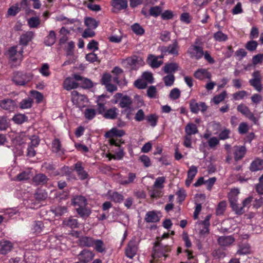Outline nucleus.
<instances>
[{
	"label": "nucleus",
	"mask_w": 263,
	"mask_h": 263,
	"mask_svg": "<svg viewBox=\"0 0 263 263\" xmlns=\"http://www.w3.org/2000/svg\"><path fill=\"white\" fill-rule=\"evenodd\" d=\"M171 251V247L168 245H163L159 240L156 241L154 243L153 253L152 257L154 259L160 260L162 257H164L165 260L168 256L167 253Z\"/></svg>",
	"instance_id": "f257e3e1"
},
{
	"label": "nucleus",
	"mask_w": 263,
	"mask_h": 263,
	"mask_svg": "<svg viewBox=\"0 0 263 263\" xmlns=\"http://www.w3.org/2000/svg\"><path fill=\"white\" fill-rule=\"evenodd\" d=\"M200 43L201 40L198 37L195 40L194 44L191 45L187 49V53L191 59L199 60L203 57V48L200 45Z\"/></svg>",
	"instance_id": "f03ea898"
},
{
	"label": "nucleus",
	"mask_w": 263,
	"mask_h": 263,
	"mask_svg": "<svg viewBox=\"0 0 263 263\" xmlns=\"http://www.w3.org/2000/svg\"><path fill=\"white\" fill-rule=\"evenodd\" d=\"M33 78V74L30 72L16 71L13 73L12 82L17 86H24L30 82Z\"/></svg>",
	"instance_id": "7ed1b4c3"
},
{
	"label": "nucleus",
	"mask_w": 263,
	"mask_h": 263,
	"mask_svg": "<svg viewBox=\"0 0 263 263\" xmlns=\"http://www.w3.org/2000/svg\"><path fill=\"white\" fill-rule=\"evenodd\" d=\"M113 103H119V106L121 108H130L133 104L132 98L122 93L118 92L114 96Z\"/></svg>",
	"instance_id": "20e7f679"
},
{
	"label": "nucleus",
	"mask_w": 263,
	"mask_h": 263,
	"mask_svg": "<svg viewBox=\"0 0 263 263\" xmlns=\"http://www.w3.org/2000/svg\"><path fill=\"white\" fill-rule=\"evenodd\" d=\"M139 242L140 241L136 236L132 237L125 249V255L127 257L132 259L136 256L138 250Z\"/></svg>",
	"instance_id": "39448f33"
},
{
	"label": "nucleus",
	"mask_w": 263,
	"mask_h": 263,
	"mask_svg": "<svg viewBox=\"0 0 263 263\" xmlns=\"http://www.w3.org/2000/svg\"><path fill=\"white\" fill-rule=\"evenodd\" d=\"M247 152L245 145H235L232 148V153L235 162L241 160L246 155Z\"/></svg>",
	"instance_id": "423d86ee"
},
{
	"label": "nucleus",
	"mask_w": 263,
	"mask_h": 263,
	"mask_svg": "<svg viewBox=\"0 0 263 263\" xmlns=\"http://www.w3.org/2000/svg\"><path fill=\"white\" fill-rule=\"evenodd\" d=\"M95 256V254L92 251L85 249L78 255V259L80 263H88L93 259Z\"/></svg>",
	"instance_id": "0eeeda50"
},
{
	"label": "nucleus",
	"mask_w": 263,
	"mask_h": 263,
	"mask_svg": "<svg viewBox=\"0 0 263 263\" xmlns=\"http://www.w3.org/2000/svg\"><path fill=\"white\" fill-rule=\"evenodd\" d=\"M0 107L5 110L13 112L17 108V104L15 100L7 98L0 100Z\"/></svg>",
	"instance_id": "6e6552de"
},
{
	"label": "nucleus",
	"mask_w": 263,
	"mask_h": 263,
	"mask_svg": "<svg viewBox=\"0 0 263 263\" xmlns=\"http://www.w3.org/2000/svg\"><path fill=\"white\" fill-rule=\"evenodd\" d=\"M190 108L192 112L197 114L199 110L205 112L208 107L204 102L197 103L195 100H192L190 102Z\"/></svg>",
	"instance_id": "1a4fd4ad"
},
{
	"label": "nucleus",
	"mask_w": 263,
	"mask_h": 263,
	"mask_svg": "<svg viewBox=\"0 0 263 263\" xmlns=\"http://www.w3.org/2000/svg\"><path fill=\"white\" fill-rule=\"evenodd\" d=\"M72 167H73L74 171L77 172V175L80 180H84L88 177V174L84 170L82 161H78Z\"/></svg>",
	"instance_id": "9d476101"
},
{
	"label": "nucleus",
	"mask_w": 263,
	"mask_h": 263,
	"mask_svg": "<svg viewBox=\"0 0 263 263\" xmlns=\"http://www.w3.org/2000/svg\"><path fill=\"white\" fill-rule=\"evenodd\" d=\"M179 46L176 40L173 41V43L167 47H164L162 51L164 53H168L170 54L177 56L179 54Z\"/></svg>",
	"instance_id": "9b49d317"
},
{
	"label": "nucleus",
	"mask_w": 263,
	"mask_h": 263,
	"mask_svg": "<svg viewBox=\"0 0 263 263\" xmlns=\"http://www.w3.org/2000/svg\"><path fill=\"white\" fill-rule=\"evenodd\" d=\"M194 77L199 80H203L204 79L211 80L212 74L206 69L199 68L194 72Z\"/></svg>",
	"instance_id": "f8f14e48"
},
{
	"label": "nucleus",
	"mask_w": 263,
	"mask_h": 263,
	"mask_svg": "<svg viewBox=\"0 0 263 263\" xmlns=\"http://www.w3.org/2000/svg\"><path fill=\"white\" fill-rule=\"evenodd\" d=\"M71 202L72 205L76 208H83L87 205L86 198L82 195H78L73 197Z\"/></svg>",
	"instance_id": "ddd939ff"
},
{
	"label": "nucleus",
	"mask_w": 263,
	"mask_h": 263,
	"mask_svg": "<svg viewBox=\"0 0 263 263\" xmlns=\"http://www.w3.org/2000/svg\"><path fill=\"white\" fill-rule=\"evenodd\" d=\"M73 78L78 81H80L81 87L84 88H91L93 87L92 81L87 78H85L78 74H74Z\"/></svg>",
	"instance_id": "4468645a"
},
{
	"label": "nucleus",
	"mask_w": 263,
	"mask_h": 263,
	"mask_svg": "<svg viewBox=\"0 0 263 263\" xmlns=\"http://www.w3.org/2000/svg\"><path fill=\"white\" fill-rule=\"evenodd\" d=\"M52 151L60 156H62L65 154V150L62 147V144L60 140L54 139L52 142Z\"/></svg>",
	"instance_id": "2eb2a0df"
},
{
	"label": "nucleus",
	"mask_w": 263,
	"mask_h": 263,
	"mask_svg": "<svg viewBox=\"0 0 263 263\" xmlns=\"http://www.w3.org/2000/svg\"><path fill=\"white\" fill-rule=\"evenodd\" d=\"M48 180V178L43 173L37 174L32 178V182L35 185H45Z\"/></svg>",
	"instance_id": "dca6fc26"
},
{
	"label": "nucleus",
	"mask_w": 263,
	"mask_h": 263,
	"mask_svg": "<svg viewBox=\"0 0 263 263\" xmlns=\"http://www.w3.org/2000/svg\"><path fill=\"white\" fill-rule=\"evenodd\" d=\"M146 63L153 68H157L162 64V60H158V57L154 54H149L146 60Z\"/></svg>",
	"instance_id": "f3484780"
},
{
	"label": "nucleus",
	"mask_w": 263,
	"mask_h": 263,
	"mask_svg": "<svg viewBox=\"0 0 263 263\" xmlns=\"http://www.w3.org/2000/svg\"><path fill=\"white\" fill-rule=\"evenodd\" d=\"M235 241L233 236H220L217 239L218 244L222 247H228L231 245Z\"/></svg>",
	"instance_id": "a211bd4d"
},
{
	"label": "nucleus",
	"mask_w": 263,
	"mask_h": 263,
	"mask_svg": "<svg viewBox=\"0 0 263 263\" xmlns=\"http://www.w3.org/2000/svg\"><path fill=\"white\" fill-rule=\"evenodd\" d=\"M13 247V243L9 240L0 241V253L2 254H6L12 250Z\"/></svg>",
	"instance_id": "6ab92c4d"
},
{
	"label": "nucleus",
	"mask_w": 263,
	"mask_h": 263,
	"mask_svg": "<svg viewBox=\"0 0 263 263\" xmlns=\"http://www.w3.org/2000/svg\"><path fill=\"white\" fill-rule=\"evenodd\" d=\"M45 229L44 224L42 221H34L31 226V231L32 233L38 235L43 232Z\"/></svg>",
	"instance_id": "aec40b11"
},
{
	"label": "nucleus",
	"mask_w": 263,
	"mask_h": 263,
	"mask_svg": "<svg viewBox=\"0 0 263 263\" xmlns=\"http://www.w3.org/2000/svg\"><path fill=\"white\" fill-rule=\"evenodd\" d=\"M197 168L195 165H192L187 171V177L185 180V185L189 187L197 173Z\"/></svg>",
	"instance_id": "412c9836"
},
{
	"label": "nucleus",
	"mask_w": 263,
	"mask_h": 263,
	"mask_svg": "<svg viewBox=\"0 0 263 263\" xmlns=\"http://www.w3.org/2000/svg\"><path fill=\"white\" fill-rule=\"evenodd\" d=\"M179 65L176 63H167L163 67V70L165 73L173 74L178 71Z\"/></svg>",
	"instance_id": "4be33fe9"
},
{
	"label": "nucleus",
	"mask_w": 263,
	"mask_h": 263,
	"mask_svg": "<svg viewBox=\"0 0 263 263\" xmlns=\"http://www.w3.org/2000/svg\"><path fill=\"white\" fill-rule=\"evenodd\" d=\"M33 37V33L32 31H27L22 34L20 38V44L22 45L27 46Z\"/></svg>",
	"instance_id": "5701e85b"
},
{
	"label": "nucleus",
	"mask_w": 263,
	"mask_h": 263,
	"mask_svg": "<svg viewBox=\"0 0 263 263\" xmlns=\"http://www.w3.org/2000/svg\"><path fill=\"white\" fill-rule=\"evenodd\" d=\"M109 199L115 203H121L124 200V196L118 192L109 191L108 192Z\"/></svg>",
	"instance_id": "b1692460"
},
{
	"label": "nucleus",
	"mask_w": 263,
	"mask_h": 263,
	"mask_svg": "<svg viewBox=\"0 0 263 263\" xmlns=\"http://www.w3.org/2000/svg\"><path fill=\"white\" fill-rule=\"evenodd\" d=\"M111 6L118 10L126 9L128 6L127 0H112Z\"/></svg>",
	"instance_id": "393cba45"
},
{
	"label": "nucleus",
	"mask_w": 263,
	"mask_h": 263,
	"mask_svg": "<svg viewBox=\"0 0 263 263\" xmlns=\"http://www.w3.org/2000/svg\"><path fill=\"white\" fill-rule=\"evenodd\" d=\"M119 110L116 107H112L106 110L103 114L105 119L114 120L117 118Z\"/></svg>",
	"instance_id": "a878e982"
},
{
	"label": "nucleus",
	"mask_w": 263,
	"mask_h": 263,
	"mask_svg": "<svg viewBox=\"0 0 263 263\" xmlns=\"http://www.w3.org/2000/svg\"><path fill=\"white\" fill-rule=\"evenodd\" d=\"M76 210L80 217L83 219L88 217L91 213L90 209L87 206L83 208H76Z\"/></svg>",
	"instance_id": "bb28decb"
},
{
	"label": "nucleus",
	"mask_w": 263,
	"mask_h": 263,
	"mask_svg": "<svg viewBox=\"0 0 263 263\" xmlns=\"http://www.w3.org/2000/svg\"><path fill=\"white\" fill-rule=\"evenodd\" d=\"M96 239L91 237L82 236L80 239V245L84 247H91L94 246V242Z\"/></svg>",
	"instance_id": "cd10ccee"
},
{
	"label": "nucleus",
	"mask_w": 263,
	"mask_h": 263,
	"mask_svg": "<svg viewBox=\"0 0 263 263\" xmlns=\"http://www.w3.org/2000/svg\"><path fill=\"white\" fill-rule=\"evenodd\" d=\"M63 86L67 90H70L77 88L79 86V84L72 80L71 78H67L63 82Z\"/></svg>",
	"instance_id": "c85d7f7f"
},
{
	"label": "nucleus",
	"mask_w": 263,
	"mask_h": 263,
	"mask_svg": "<svg viewBox=\"0 0 263 263\" xmlns=\"http://www.w3.org/2000/svg\"><path fill=\"white\" fill-rule=\"evenodd\" d=\"M34 103L33 99L30 97H27L23 99L19 103V107L22 109H29L32 107Z\"/></svg>",
	"instance_id": "c756f323"
},
{
	"label": "nucleus",
	"mask_w": 263,
	"mask_h": 263,
	"mask_svg": "<svg viewBox=\"0 0 263 263\" xmlns=\"http://www.w3.org/2000/svg\"><path fill=\"white\" fill-rule=\"evenodd\" d=\"M125 135V132L122 129H118L116 128H112L109 131L105 133L106 138H113L114 136L122 137Z\"/></svg>",
	"instance_id": "7c9ffc66"
},
{
	"label": "nucleus",
	"mask_w": 263,
	"mask_h": 263,
	"mask_svg": "<svg viewBox=\"0 0 263 263\" xmlns=\"http://www.w3.org/2000/svg\"><path fill=\"white\" fill-rule=\"evenodd\" d=\"M63 225L71 229H74L78 227V221L77 219L73 218L72 217L68 218H65L62 223Z\"/></svg>",
	"instance_id": "2f4dec72"
},
{
	"label": "nucleus",
	"mask_w": 263,
	"mask_h": 263,
	"mask_svg": "<svg viewBox=\"0 0 263 263\" xmlns=\"http://www.w3.org/2000/svg\"><path fill=\"white\" fill-rule=\"evenodd\" d=\"M160 219L156 214V213L154 211H149L146 213L145 217V221L146 222H157L159 221Z\"/></svg>",
	"instance_id": "473e14b6"
},
{
	"label": "nucleus",
	"mask_w": 263,
	"mask_h": 263,
	"mask_svg": "<svg viewBox=\"0 0 263 263\" xmlns=\"http://www.w3.org/2000/svg\"><path fill=\"white\" fill-rule=\"evenodd\" d=\"M48 197V193L45 190L37 189L34 194L35 199L39 201L45 200Z\"/></svg>",
	"instance_id": "72a5a7b5"
},
{
	"label": "nucleus",
	"mask_w": 263,
	"mask_h": 263,
	"mask_svg": "<svg viewBox=\"0 0 263 263\" xmlns=\"http://www.w3.org/2000/svg\"><path fill=\"white\" fill-rule=\"evenodd\" d=\"M55 41V33L54 31L51 30L49 32V34L45 37L44 43L46 46H51L54 44Z\"/></svg>",
	"instance_id": "f704fd0d"
},
{
	"label": "nucleus",
	"mask_w": 263,
	"mask_h": 263,
	"mask_svg": "<svg viewBox=\"0 0 263 263\" xmlns=\"http://www.w3.org/2000/svg\"><path fill=\"white\" fill-rule=\"evenodd\" d=\"M17 48V46H14L10 48L8 51V55L9 59L13 62H16L19 60Z\"/></svg>",
	"instance_id": "c9c22d12"
},
{
	"label": "nucleus",
	"mask_w": 263,
	"mask_h": 263,
	"mask_svg": "<svg viewBox=\"0 0 263 263\" xmlns=\"http://www.w3.org/2000/svg\"><path fill=\"white\" fill-rule=\"evenodd\" d=\"M198 130L196 125L193 123H188L185 127V134L189 135H195Z\"/></svg>",
	"instance_id": "e433bc0d"
},
{
	"label": "nucleus",
	"mask_w": 263,
	"mask_h": 263,
	"mask_svg": "<svg viewBox=\"0 0 263 263\" xmlns=\"http://www.w3.org/2000/svg\"><path fill=\"white\" fill-rule=\"evenodd\" d=\"M147 122L153 127L157 125L158 116L155 114L148 115L146 117Z\"/></svg>",
	"instance_id": "4c0bfd02"
},
{
	"label": "nucleus",
	"mask_w": 263,
	"mask_h": 263,
	"mask_svg": "<svg viewBox=\"0 0 263 263\" xmlns=\"http://www.w3.org/2000/svg\"><path fill=\"white\" fill-rule=\"evenodd\" d=\"M72 101L74 104H77L79 107L80 105L79 104L78 101L81 100L82 101H84L86 100V97L84 95H82L79 93L77 91H73L72 92Z\"/></svg>",
	"instance_id": "58836bf2"
},
{
	"label": "nucleus",
	"mask_w": 263,
	"mask_h": 263,
	"mask_svg": "<svg viewBox=\"0 0 263 263\" xmlns=\"http://www.w3.org/2000/svg\"><path fill=\"white\" fill-rule=\"evenodd\" d=\"M227 92L226 90H223L220 94L215 95L212 99L213 103L218 105L220 102H222L227 97Z\"/></svg>",
	"instance_id": "ea45409f"
},
{
	"label": "nucleus",
	"mask_w": 263,
	"mask_h": 263,
	"mask_svg": "<svg viewBox=\"0 0 263 263\" xmlns=\"http://www.w3.org/2000/svg\"><path fill=\"white\" fill-rule=\"evenodd\" d=\"M84 24L88 28L96 29L98 26L97 21L92 17H87L85 18Z\"/></svg>",
	"instance_id": "a19ab883"
},
{
	"label": "nucleus",
	"mask_w": 263,
	"mask_h": 263,
	"mask_svg": "<svg viewBox=\"0 0 263 263\" xmlns=\"http://www.w3.org/2000/svg\"><path fill=\"white\" fill-rule=\"evenodd\" d=\"M28 118L24 114H18L15 115L13 117V121L17 124H22L23 123L27 121Z\"/></svg>",
	"instance_id": "79ce46f5"
},
{
	"label": "nucleus",
	"mask_w": 263,
	"mask_h": 263,
	"mask_svg": "<svg viewBox=\"0 0 263 263\" xmlns=\"http://www.w3.org/2000/svg\"><path fill=\"white\" fill-rule=\"evenodd\" d=\"M93 247L95 250L98 253H103L105 251V247L104 242L101 239H96Z\"/></svg>",
	"instance_id": "37998d69"
},
{
	"label": "nucleus",
	"mask_w": 263,
	"mask_h": 263,
	"mask_svg": "<svg viewBox=\"0 0 263 263\" xmlns=\"http://www.w3.org/2000/svg\"><path fill=\"white\" fill-rule=\"evenodd\" d=\"M213 37L215 41L219 42H226L228 39V35L220 30L214 33Z\"/></svg>",
	"instance_id": "c03bdc74"
},
{
	"label": "nucleus",
	"mask_w": 263,
	"mask_h": 263,
	"mask_svg": "<svg viewBox=\"0 0 263 263\" xmlns=\"http://www.w3.org/2000/svg\"><path fill=\"white\" fill-rule=\"evenodd\" d=\"M262 161L259 159H257L253 161L250 165V170L251 172H256L261 168Z\"/></svg>",
	"instance_id": "a18cd8bd"
},
{
	"label": "nucleus",
	"mask_w": 263,
	"mask_h": 263,
	"mask_svg": "<svg viewBox=\"0 0 263 263\" xmlns=\"http://www.w3.org/2000/svg\"><path fill=\"white\" fill-rule=\"evenodd\" d=\"M250 253V247L248 243H243L239 246V249L237 254L239 255H245Z\"/></svg>",
	"instance_id": "49530a36"
},
{
	"label": "nucleus",
	"mask_w": 263,
	"mask_h": 263,
	"mask_svg": "<svg viewBox=\"0 0 263 263\" xmlns=\"http://www.w3.org/2000/svg\"><path fill=\"white\" fill-rule=\"evenodd\" d=\"M162 11V8L159 6H157L151 7L149 13L151 16L157 17L161 14Z\"/></svg>",
	"instance_id": "de8ad7c7"
},
{
	"label": "nucleus",
	"mask_w": 263,
	"mask_h": 263,
	"mask_svg": "<svg viewBox=\"0 0 263 263\" xmlns=\"http://www.w3.org/2000/svg\"><path fill=\"white\" fill-rule=\"evenodd\" d=\"M163 82L166 86H171L174 84L175 77L173 74H168L163 78Z\"/></svg>",
	"instance_id": "09e8293b"
},
{
	"label": "nucleus",
	"mask_w": 263,
	"mask_h": 263,
	"mask_svg": "<svg viewBox=\"0 0 263 263\" xmlns=\"http://www.w3.org/2000/svg\"><path fill=\"white\" fill-rule=\"evenodd\" d=\"M258 45V43L256 41L253 40L248 41L245 45V48L249 51H254L257 49Z\"/></svg>",
	"instance_id": "8fccbe9b"
},
{
	"label": "nucleus",
	"mask_w": 263,
	"mask_h": 263,
	"mask_svg": "<svg viewBox=\"0 0 263 263\" xmlns=\"http://www.w3.org/2000/svg\"><path fill=\"white\" fill-rule=\"evenodd\" d=\"M212 256L217 259L223 258L226 256V253L222 248L214 250L212 253Z\"/></svg>",
	"instance_id": "3c124183"
},
{
	"label": "nucleus",
	"mask_w": 263,
	"mask_h": 263,
	"mask_svg": "<svg viewBox=\"0 0 263 263\" xmlns=\"http://www.w3.org/2000/svg\"><path fill=\"white\" fill-rule=\"evenodd\" d=\"M39 72L44 77H49L51 72L49 71V66L47 63H44L41 68L39 69Z\"/></svg>",
	"instance_id": "603ef678"
},
{
	"label": "nucleus",
	"mask_w": 263,
	"mask_h": 263,
	"mask_svg": "<svg viewBox=\"0 0 263 263\" xmlns=\"http://www.w3.org/2000/svg\"><path fill=\"white\" fill-rule=\"evenodd\" d=\"M55 215L61 216L67 212V208L66 206H58L53 210Z\"/></svg>",
	"instance_id": "864d4df0"
},
{
	"label": "nucleus",
	"mask_w": 263,
	"mask_h": 263,
	"mask_svg": "<svg viewBox=\"0 0 263 263\" xmlns=\"http://www.w3.org/2000/svg\"><path fill=\"white\" fill-rule=\"evenodd\" d=\"M136 178V175L135 173H129L128 174V179L126 180H122L121 184L125 185L133 183Z\"/></svg>",
	"instance_id": "5fc2aeb1"
},
{
	"label": "nucleus",
	"mask_w": 263,
	"mask_h": 263,
	"mask_svg": "<svg viewBox=\"0 0 263 263\" xmlns=\"http://www.w3.org/2000/svg\"><path fill=\"white\" fill-rule=\"evenodd\" d=\"M132 31L137 35H142L144 33V29L138 23H135L132 27Z\"/></svg>",
	"instance_id": "6e6d98bb"
},
{
	"label": "nucleus",
	"mask_w": 263,
	"mask_h": 263,
	"mask_svg": "<svg viewBox=\"0 0 263 263\" xmlns=\"http://www.w3.org/2000/svg\"><path fill=\"white\" fill-rule=\"evenodd\" d=\"M96 112L95 109L92 108H87L84 112V116L86 119L91 120L96 116Z\"/></svg>",
	"instance_id": "4d7b16f0"
},
{
	"label": "nucleus",
	"mask_w": 263,
	"mask_h": 263,
	"mask_svg": "<svg viewBox=\"0 0 263 263\" xmlns=\"http://www.w3.org/2000/svg\"><path fill=\"white\" fill-rule=\"evenodd\" d=\"M21 10L17 4L10 7L7 11L8 14L10 16H15Z\"/></svg>",
	"instance_id": "13d9d810"
},
{
	"label": "nucleus",
	"mask_w": 263,
	"mask_h": 263,
	"mask_svg": "<svg viewBox=\"0 0 263 263\" xmlns=\"http://www.w3.org/2000/svg\"><path fill=\"white\" fill-rule=\"evenodd\" d=\"M261 80H249V83L251 86L253 87L255 89H256L257 91L260 92L262 89V86L261 83Z\"/></svg>",
	"instance_id": "bf43d9fd"
},
{
	"label": "nucleus",
	"mask_w": 263,
	"mask_h": 263,
	"mask_svg": "<svg viewBox=\"0 0 263 263\" xmlns=\"http://www.w3.org/2000/svg\"><path fill=\"white\" fill-rule=\"evenodd\" d=\"M252 62L254 66L261 64L263 62V53H259L254 55L252 58Z\"/></svg>",
	"instance_id": "052dcab7"
},
{
	"label": "nucleus",
	"mask_w": 263,
	"mask_h": 263,
	"mask_svg": "<svg viewBox=\"0 0 263 263\" xmlns=\"http://www.w3.org/2000/svg\"><path fill=\"white\" fill-rule=\"evenodd\" d=\"M112 77L110 74L108 73H104L101 79L102 85L105 86L111 81Z\"/></svg>",
	"instance_id": "680f3d73"
},
{
	"label": "nucleus",
	"mask_w": 263,
	"mask_h": 263,
	"mask_svg": "<svg viewBox=\"0 0 263 263\" xmlns=\"http://www.w3.org/2000/svg\"><path fill=\"white\" fill-rule=\"evenodd\" d=\"M247 95V92L246 90L238 91L233 94V98L234 100H239L242 99Z\"/></svg>",
	"instance_id": "e2e57ef3"
},
{
	"label": "nucleus",
	"mask_w": 263,
	"mask_h": 263,
	"mask_svg": "<svg viewBox=\"0 0 263 263\" xmlns=\"http://www.w3.org/2000/svg\"><path fill=\"white\" fill-rule=\"evenodd\" d=\"M40 22V20L36 17H32L28 20V24L31 28H36Z\"/></svg>",
	"instance_id": "0e129e2a"
},
{
	"label": "nucleus",
	"mask_w": 263,
	"mask_h": 263,
	"mask_svg": "<svg viewBox=\"0 0 263 263\" xmlns=\"http://www.w3.org/2000/svg\"><path fill=\"white\" fill-rule=\"evenodd\" d=\"M31 95L36 100V102L37 103L41 102L43 99V95L41 92H40L36 90H31L30 91Z\"/></svg>",
	"instance_id": "69168bd1"
},
{
	"label": "nucleus",
	"mask_w": 263,
	"mask_h": 263,
	"mask_svg": "<svg viewBox=\"0 0 263 263\" xmlns=\"http://www.w3.org/2000/svg\"><path fill=\"white\" fill-rule=\"evenodd\" d=\"M180 20L182 22L189 24L191 22L192 17L189 13L183 12L181 14Z\"/></svg>",
	"instance_id": "338daca9"
},
{
	"label": "nucleus",
	"mask_w": 263,
	"mask_h": 263,
	"mask_svg": "<svg viewBox=\"0 0 263 263\" xmlns=\"http://www.w3.org/2000/svg\"><path fill=\"white\" fill-rule=\"evenodd\" d=\"M134 85L138 89H143L147 87V84L143 80L138 79L135 81Z\"/></svg>",
	"instance_id": "774afa93"
}]
</instances>
